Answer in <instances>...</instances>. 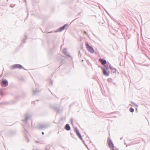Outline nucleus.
<instances>
[{"instance_id": "1", "label": "nucleus", "mask_w": 150, "mask_h": 150, "mask_svg": "<svg viewBox=\"0 0 150 150\" xmlns=\"http://www.w3.org/2000/svg\"><path fill=\"white\" fill-rule=\"evenodd\" d=\"M50 126V124H45L44 125H39L37 126V128L39 130H43L49 127Z\"/></svg>"}, {"instance_id": "2", "label": "nucleus", "mask_w": 150, "mask_h": 150, "mask_svg": "<svg viewBox=\"0 0 150 150\" xmlns=\"http://www.w3.org/2000/svg\"><path fill=\"white\" fill-rule=\"evenodd\" d=\"M107 144L108 145L111 150L114 149V144L111 139L109 138H108L107 140Z\"/></svg>"}, {"instance_id": "3", "label": "nucleus", "mask_w": 150, "mask_h": 150, "mask_svg": "<svg viewBox=\"0 0 150 150\" xmlns=\"http://www.w3.org/2000/svg\"><path fill=\"white\" fill-rule=\"evenodd\" d=\"M11 69H23L25 70H26L24 68L23 66L19 64H16L13 65L11 68Z\"/></svg>"}, {"instance_id": "4", "label": "nucleus", "mask_w": 150, "mask_h": 150, "mask_svg": "<svg viewBox=\"0 0 150 150\" xmlns=\"http://www.w3.org/2000/svg\"><path fill=\"white\" fill-rule=\"evenodd\" d=\"M85 45L87 49L91 53L93 54L94 53L95 51L93 48L90 46L88 42H86Z\"/></svg>"}, {"instance_id": "5", "label": "nucleus", "mask_w": 150, "mask_h": 150, "mask_svg": "<svg viewBox=\"0 0 150 150\" xmlns=\"http://www.w3.org/2000/svg\"><path fill=\"white\" fill-rule=\"evenodd\" d=\"M74 130L77 135L78 136V137L82 141L84 142V141L83 140L80 133L79 132V130L77 127H75L74 129Z\"/></svg>"}, {"instance_id": "6", "label": "nucleus", "mask_w": 150, "mask_h": 150, "mask_svg": "<svg viewBox=\"0 0 150 150\" xmlns=\"http://www.w3.org/2000/svg\"><path fill=\"white\" fill-rule=\"evenodd\" d=\"M0 84L2 87H6L8 85V82L6 79H3L0 82Z\"/></svg>"}, {"instance_id": "7", "label": "nucleus", "mask_w": 150, "mask_h": 150, "mask_svg": "<svg viewBox=\"0 0 150 150\" xmlns=\"http://www.w3.org/2000/svg\"><path fill=\"white\" fill-rule=\"evenodd\" d=\"M68 26L67 24H66L60 27L59 28L57 29V30L54 32H61L62 31L64 30L66 27Z\"/></svg>"}, {"instance_id": "8", "label": "nucleus", "mask_w": 150, "mask_h": 150, "mask_svg": "<svg viewBox=\"0 0 150 150\" xmlns=\"http://www.w3.org/2000/svg\"><path fill=\"white\" fill-rule=\"evenodd\" d=\"M101 69H102L103 74L106 76H108L109 75L110 73L109 71H107V70H105L103 67H101Z\"/></svg>"}, {"instance_id": "9", "label": "nucleus", "mask_w": 150, "mask_h": 150, "mask_svg": "<svg viewBox=\"0 0 150 150\" xmlns=\"http://www.w3.org/2000/svg\"><path fill=\"white\" fill-rule=\"evenodd\" d=\"M99 61L104 65H105L107 63L106 60L105 59L100 58L99 59Z\"/></svg>"}, {"instance_id": "10", "label": "nucleus", "mask_w": 150, "mask_h": 150, "mask_svg": "<svg viewBox=\"0 0 150 150\" xmlns=\"http://www.w3.org/2000/svg\"><path fill=\"white\" fill-rule=\"evenodd\" d=\"M8 135L10 136L15 134L16 133V132L15 131L10 130L8 132Z\"/></svg>"}, {"instance_id": "11", "label": "nucleus", "mask_w": 150, "mask_h": 150, "mask_svg": "<svg viewBox=\"0 0 150 150\" xmlns=\"http://www.w3.org/2000/svg\"><path fill=\"white\" fill-rule=\"evenodd\" d=\"M64 129L67 131L70 130L71 129V127L69 124H66L65 126Z\"/></svg>"}, {"instance_id": "12", "label": "nucleus", "mask_w": 150, "mask_h": 150, "mask_svg": "<svg viewBox=\"0 0 150 150\" xmlns=\"http://www.w3.org/2000/svg\"><path fill=\"white\" fill-rule=\"evenodd\" d=\"M25 119L23 120L22 121L25 122H26L28 120L29 118V116L28 115L26 114L25 115Z\"/></svg>"}, {"instance_id": "13", "label": "nucleus", "mask_w": 150, "mask_h": 150, "mask_svg": "<svg viewBox=\"0 0 150 150\" xmlns=\"http://www.w3.org/2000/svg\"><path fill=\"white\" fill-rule=\"evenodd\" d=\"M5 88H0V94L1 96H4L5 95V93L3 91L5 89Z\"/></svg>"}, {"instance_id": "14", "label": "nucleus", "mask_w": 150, "mask_h": 150, "mask_svg": "<svg viewBox=\"0 0 150 150\" xmlns=\"http://www.w3.org/2000/svg\"><path fill=\"white\" fill-rule=\"evenodd\" d=\"M52 107L55 110L57 111V112H59V109L57 106H54Z\"/></svg>"}, {"instance_id": "15", "label": "nucleus", "mask_w": 150, "mask_h": 150, "mask_svg": "<svg viewBox=\"0 0 150 150\" xmlns=\"http://www.w3.org/2000/svg\"><path fill=\"white\" fill-rule=\"evenodd\" d=\"M26 132H27V131L24 132V133L25 134V139L26 140L27 142H29V139H28V136L26 134Z\"/></svg>"}, {"instance_id": "16", "label": "nucleus", "mask_w": 150, "mask_h": 150, "mask_svg": "<svg viewBox=\"0 0 150 150\" xmlns=\"http://www.w3.org/2000/svg\"><path fill=\"white\" fill-rule=\"evenodd\" d=\"M110 69L111 70L112 72L114 73L116 72L117 69L114 68L110 67Z\"/></svg>"}, {"instance_id": "17", "label": "nucleus", "mask_w": 150, "mask_h": 150, "mask_svg": "<svg viewBox=\"0 0 150 150\" xmlns=\"http://www.w3.org/2000/svg\"><path fill=\"white\" fill-rule=\"evenodd\" d=\"M104 68L106 70H108L109 69L108 65H107L106 64L104 65V68Z\"/></svg>"}, {"instance_id": "18", "label": "nucleus", "mask_w": 150, "mask_h": 150, "mask_svg": "<svg viewBox=\"0 0 150 150\" xmlns=\"http://www.w3.org/2000/svg\"><path fill=\"white\" fill-rule=\"evenodd\" d=\"M129 110L132 113L134 112V109L133 108L130 107L129 109Z\"/></svg>"}, {"instance_id": "19", "label": "nucleus", "mask_w": 150, "mask_h": 150, "mask_svg": "<svg viewBox=\"0 0 150 150\" xmlns=\"http://www.w3.org/2000/svg\"><path fill=\"white\" fill-rule=\"evenodd\" d=\"M63 52L64 54H65V53H67V48H64L63 50Z\"/></svg>"}, {"instance_id": "20", "label": "nucleus", "mask_w": 150, "mask_h": 150, "mask_svg": "<svg viewBox=\"0 0 150 150\" xmlns=\"http://www.w3.org/2000/svg\"><path fill=\"white\" fill-rule=\"evenodd\" d=\"M109 83L113 82L112 80L110 78H109L107 79Z\"/></svg>"}, {"instance_id": "21", "label": "nucleus", "mask_w": 150, "mask_h": 150, "mask_svg": "<svg viewBox=\"0 0 150 150\" xmlns=\"http://www.w3.org/2000/svg\"><path fill=\"white\" fill-rule=\"evenodd\" d=\"M38 91L36 89L35 91H33V95H37V93Z\"/></svg>"}, {"instance_id": "22", "label": "nucleus", "mask_w": 150, "mask_h": 150, "mask_svg": "<svg viewBox=\"0 0 150 150\" xmlns=\"http://www.w3.org/2000/svg\"><path fill=\"white\" fill-rule=\"evenodd\" d=\"M65 55L69 57H71V56L70 55V54L67 52V53H65V54H64Z\"/></svg>"}, {"instance_id": "23", "label": "nucleus", "mask_w": 150, "mask_h": 150, "mask_svg": "<svg viewBox=\"0 0 150 150\" xmlns=\"http://www.w3.org/2000/svg\"><path fill=\"white\" fill-rule=\"evenodd\" d=\"M103 9L105 10L106 11V12L110 16L111 18H112V19L113 20V19L114 18V17H111V16L108 13V12L106 10V9L103 8Z\"/></svg>"}, {"instance_id": "24", "label": "nucleus", "mask_w": 150, "mask_h": 150, "mask_svg": "<svg viewBox=\"0 0 150 150\" xmlns=\"http://www.w3.org/2000/svg\"><path fill=\"white\" fill-rule=\"evenodd\" d=\"M115 22L117 23L118 24L120 25V21H117V20H116V21H115Z\"/></svg>"}, {"instance_id": "25", "label": "nucleus", "mask_w": 150, "mask_h": 150, "mask_svg": "<svg viewBox=\"0 0 150 150\" xmlns=\"http://www.w3.org/2000/svg\"><path fill=\"white\" fill-rule=\"evenodd\" d=\"M74 102H73L69 105V110H70L71 107L73 106L74 105Z\"/></svg>"}, {"instance_id": "26", "label": "nucleus", "mask_w": 150, "mask_h": 150, "mask_svg": "<svg viewBox=\"0 0 150 150\" xmlns=\"http://www.w3.org/2000/svg\"><path fill=\"white\" fill-rule=\"evenodd\" d=\"M26 38H27V36H25V38L22 40V42H25V41Z\"/></svg>"}, {"instance_id": "27", "label": "nucleus", "mask_w": 150, "mask_h": 150, "mask_svg": "<svg viewBox=\"0 0 150 150\" xmlns=\"http://www.w3.org/2000/svg\"><path fill=\"white\" fill-rule=\"evenodd\" d=\"M73 118H71L70 121L71 122V124H72V125H73Z\"/></svg>"}, {"instance_id": "28", "label": "nucleus", "mask_w": 150, "mask_h": 150, "mask_svg": "<svg viewBox=\"0 0 150 150\" xmlns=\"http://www.w3.org/2000/svg\"><path fill=\"white\" fill-rule=\"evenodd\" d=\"M52 84H53V81L51 79L50 80V82L49 85H52Z\"/></svg>"}, {"instance_id": "29", "label": "nucleus", "mask_w": 150, "mask_h": 150, "mask_svg": "<svg viewBox=\"0 0 150 150\" xmlns=\"http://www.w3.org/2000/svg\"><path fill=\"white\" fill-rule=\"evenodd\" d=\"M81 55H82L81 53L80 52V51H79V54H78L79 56L81 57Z\"/></svg>"}, {"instance_id": "30", "label": "nucleus", "mask_w": 150, "mask_h": 150, "mask_svg": "<svg viewBox=\"0 0 150 150\" xmlns=\"http://www.w3.org/2000/svg\"><path fill=\"white\" fill-rule=\"evenodd\" d=\"M108 64H109V67L110 69V67H112L111 65L110 64L109 62H108Z\"/></svg>"}, {"instance_id": "31", "label": "nucleus", "mask_w": 150, "mask_h": 150, "mask_svg": "<svg viewBox=\"0 0 150 150\" xmlns=\"http://www.w3.org/2000/svg\"><path fill=\"white\" fill-rule=\"evenodd\" d=\"M31 103H32V104H34V105H35V101H32L31 102Z\"/></svg>"}, {"instance_id": "32", "label": "nucleus", "mask_w": 150, "mask_h": 150, "mask_svg": "<svg viewBox=\"0 0 150 150\" xmlns=\"http://www.w3.org/2000/svg\"><path fill=\"white\" fill-rule=\"evenodd\" d=\"M70 134H71V137H73V138H74V137H73V136L74 135V134L72 133H70Z\"/></svg>"}, {"instance_id": "33", "label": "nucleus", "mask_w": 150, "mask_h": 150, "mask_svg": "<svg viewBox=\"0 0 150 150\" xmlns=\"http://www.w3.org/2000/svg\"><path fill=\"white\" fill-rule=\"evenodd\" d=\"M112 83H113V84L114 85H115V86H117V84H116V83H115L114 82H113H113H112Z\"/></svg>"}, {"instance_id": "34", "label": "nucleus", "mask_w": 150, "mask_h": 150, "mask_svg": "<svg viewBox=\"0 0 150 150\" xmlns=\"http://www.w3.org/2000/svg\"><path fill=\"white\" fill-rule=\"evenodd\" d=\"M131 103L133 104H134L135 105L137 106H138V105L136 104H135L134 103V102H131Z\"/></svg>"}, {"instance_id": "35", "label": "nucleus", "mask_w": 150, "mask_h": 150, "mask_svg": "<svg viewBox=\"0 0 150 150\" xmlns=\"http://www.w3.org/2000/svg\"><path fill=\"white\" fill-rule=\"evenodd\" d=\"M82 142H83V143L85 145H86V144H85V141H84V142H83V141H82Z\"/></svg>"}, {"instance_id": "36", "label": "nucleus", "mask_w": 150, "mask_h": 150, "mask_svg": "<svg viewBox=\"0 0 150 150\" xmlns=\"http://www.w3.org/2000/svg\"><path fill=\"white\" fill-rule=\"evenodd\" d=\"M85 145V146H86V148H87V149H88V146H87V145L86 144V145Z\"/></svg>"}, {"instance_id": "37", "label": "nucleus", "mask_w": 150, "mask_h": 150, "mask_svg": "<svg viewBox=\"0 0 150 150\" xmlns=\"http://www.w3.org/2000/svg\"><path fill=\"white\" fill-rule=\"evenodd\" d=\"M52 33V31H50V32H48L47 33Z\"/></svg>"}, {"instance_id": "38", "label": "nucleus", "mask_w": 150, "mask_h": 150, "mask_svg": "<svg viewBox=\"0 0 150 150\" xmlns=\"http://www.w3.org/2000/svg\"><path fill=\"white\" fill-rule=\"evenodd\" d=\"M113 20L115 22V21H116V19H115V18H114L113 19Z\"/></svg>"}, {"instance_id": "39", "label": "nucleus", "mask_w": 150, "mask_h": 150, "mask_svg": "<svg viewBox=\"0 0 150 150\" xmlns=\"http://www.w3.org/2000/svg\"><path fill=\"white\" fill-rule=\"evenodd\" d=\"M113 20L115 22V21H116V19H115V18H114L113 19Z\"/></svg>"}, {"instance_id": "40", "label": "nucleus", "mask_w": 150, "mask_h": 150, "mask_svg": "<svg viewBox=\"0 0 150 150\" xmlns=\"http://www.w3.org/2000/svg\"><path fill=\"white\" fill-rule=\"evenodd\" d=\"M45 150H49V149L47 147H46Z\"/></svg>"}, {"instance_id": "41", "label": "nucleus", "mask_w": 150, "mask_h": 150, "mask_svg": "<svg viewBox=\"0 0 150 150\" xmlns=\"http://www.w3.org/2000/svg\"><path fill=\"white\" fill-rule=\"evenodd\" d=\"M42 135H43L44 134V132H42Z\"/></svg>"}, {"instance_id": "42", "label": "nucleus", "mask_w": 150, "mask_h": 150, "mask_svg": "<svg viewBox=\"0 0 150 150\" xmlns=\"http://www.w3.org/2000/svg\"><path fill=\"white\" fill-rule=\"evenodd\" d=\"M35 142H36V143H39V141H35Z\"/></svg>"}, {"instance_id": "43", "label": "nucleus", "mask_w": 150, "mask_h": 150, "mask_svg": "<svg viewBox=\"0 0 150 150\" xmlns=\"http://www.w3.org/2000/svg\"><path fill=\"white\" fill-rule=\"evenodd\" d=\"M88 138V139H89V137L88 136H86V138Z\"/></svg>"}, {"instance_id": "44", "label": "nucleus", "mask_w": 150, "mask_h": 150, "mask_svg": "<svg viewBox=\"0 0 150 150\" xmlns=\"http://www.w3.org/2000/svg\"><path fill=\"white\" fill-rule=\"evenodd\" d=\"M84 33L85 34H87V33H86V32L85 31H84Z\"/></svg>"}, {"instance_id": "45", "label": "nucleus", "mask_w": 150, "mask_h": 150, "mask_svg": "<svg viewBox=\"0 0 150 150\" xmlns=\"http://www.w3.org/2000/svg\"><path fill=\"white\" fill-rule=\"evenodd\" d=\"M23 1H24V2L26 3V0H23Z\"/></svg>"}, {"instance_id": "46", "label": "nucleus", "mask_w": 150, "mask_h": 150, "mask_svg": "<svg viewBox=\"0 0 150 150\" xmlns=\"http://www.w3.org/2000/svg\"><path fill=\"white\" fill-rule=\"evenodd\" d=\"M98 67H100V68H101V67L100 66H98Z\"/></svg>"}, {"instance_id": "47", "label": "nucleus", "mask_w": 150, "mask_h": 150, "mask_svg": "<svg viewBox=\"0 0 150 150\" xmlns=\"http://www.w3.org/2000/svg\"><path fill=\"white\" fill-rule=\"evenodd\" d=\"M122 138H123V137H122V138H120V139L121 140Z\"/></svg>"}, {"instance_id": "48", "label": "nucleus", "mask_w": 150, "mask_h": 150, "mask_svg": "<svg viewBox=\"0 0 150 150\" xmlns=\"http://www.w3.org/2000/svg\"><path fill=\"white\" fill-rule=\"evenodd\" d=\"M75 20V19L73 21H72L71 23L73 21H74V20Z\"/></svg>"}, {"instance_id": "49", "label": "nucleus", "mask_w": 150, "mask_h": 150, "mask_svg": "<svg viewBox=\"0 0 150 150\" xmlns=\"http://www.w3.org/2000/svg\"><path fill=\"white\" fill-rule=\"evenodd\" d=\"M136 109L137 110V108H136Z\"/></svg>"}, {"instance_id": "50", "label": "nucleus", "mask_w": 150, "mask_h": 150, "mask_svg": "<svg viewBox=\"0 0 150 150\" xmlns=\"http://www.w3.org/2000/svg\"><path fill=\"white\" fill-rule=\"evenodd\" d=\"M55 97L57 98V97H56V96H55Z\"/></svg>"}, {"instance_id": "51", "label": "nucleus", "mask_w": 150, "mask_h": 150, "mask_svg": "<svg viewBox=\"0 0 150 150\" xmlns=\"http://www.w3.org/2000/svg\"><path fill=\"white\" fill-rule=\"evenodd\" d=\"M4 103H1V104H4Z\"/></svg>"}, {"instance_id": "52", "label": "nucleus", "mask_w": 150, "mask_h": 150, "mask_svg": "<svg viewBox=\"0 0 150 150\" xmlns=\"http://www.w3.org/2000/svg\"><path fill=\"white\" fill-rule=\"evenodd\" d=\"M91 141H90V143H91Z\"/></svg>"}, {"instance_id": "53", "label": "nucleus", "mask_w": 150, "mask_h": 150, "mask_svg": "<svg viewBox=\"0 0 150 150\" xmlns=\"http://www.w3.org/2000/svg\"><path fill=\"white\" fill-rule=\"evenodd\" d=\"M36 101H39V100H37Z\"/></svg>"}, {"instance_id": "54", "label": "nucleus", "mask_w": 150, "mask_h": 150, "mask_svg": "<svg viewBox=\"0 0 150 150\" xmlns=\"http://www.w3.org/2000/svg\"><path fill=\"white\" fill-rule=\"evenodd\" d=\"M130 105H131V106H132L130 104Z\"/></svg>"}, {"instance_id": "55", "label": "nucleus", "mask_w": 150, "mask_h": 150, "mask_svg": "<svg viewBox=\"0 0 150 150\" xmlns=\"http://www.w3.org/2000/svg\"><path fill=\"white\" fill-rule=\"evenodd\" d=\"M83 60H82V62H83Z\"/></svg>"}]
</instances>
